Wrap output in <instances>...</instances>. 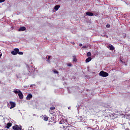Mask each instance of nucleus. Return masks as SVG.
I'll return each mask as SVG.
<instances>
[{"label":"nucleus","mask_w":130,"mask_h":130,"mask_svg":"<svg viewBox=\"0 0 130 130\" xmlns=\"http://www.w3.org/2000/svg\"><path fill=\"white\" fill-rule=\"evenodd\" d=\"M59 124H62V126L64 129H66V128H68V127H69V125H70V124H69L68 121L66 119L61 118H60V119H59Z\"/></svg>","instance_id":"nucleus-1"},{"label":"nucleus","mask_w":130,"mask_h":130,"mask_svg":"<svg viewBox=\"0 0 130 130\" xmlns=\"http://www.w3.org/2000/svg\"><path fill=\"white\" fill-rule=\"evenodd\" d=\"M14 92L15 94H18L19 97V99H23V98H24V95H23V93H22V91H21V90H14Z\"/></svg>","instance_id":"nucleus-2"},{"label":"nucleus","mask_w":130,"mask_h":130,"mask_svg":"<svg viewBox=\"0 0 130 130\" xmlns=\"http://www.w3.org/2000/svg\"><path fill=\"white\" fill-rule=\"evenodd\" d=\"M7 106L10 109H13L16 107V103L13 102H10L9 104H8Z\"/></svg>","instance_id":"nucleus-3"},{"label":"nucleus","mask_w":130,"mask_h":130,"mask_svg":"<svg viewBox=\"0 0 130 130\" xmlns=\"http://www.w3.org/2000/svg\"><path fill=\"white\" fill-rule=\"evenodd\" d=\"M99 75L101 76V77H103L104 78H105L106 77H108L109 76V74H108V73L104 71H101L99 73Z\"/></svg>","instance_id":"nucleus-4"},{"label":"nucleus","mask_w":130,"mask_h":130,"mask_svg":"<svg viewBox=\"0 0 130 130\" xmlns=\"http://www.w3.org/2000/svg\"><path fill=\"white\" fill-rule=\"evenodd\" d=\"M19 52V49L18 48H15L13 51L11 52V54L13 55H17L18 54V53Z\"/></svg>","instance_id":"nucleus-5"},{"label":"nucleus","mask_w":130,"mask_h":130,"mask_svg":"<svg viewBox=\"0 0 130 130\" xmlns=\"http://www.w3.org/2000/svg\"><path fill=\"white\" fill-rule=\"evenodd\" d=\"M13 130H22V128L19 127V125L15 124L12 126Z\"/></svg>","instance_id":"nucleus-6"},{"label":"nucleus","mask_w":130,"mask_h":130,"mask_svg":"<svg viewBox=\"0 0 130 130\" xmlns=\"http://www.w3.org/2000/svg\"><path fill=\"white\" fill-rule=\"evenodd\" d=\"M32 97H33V95L29 93L27 95L26 99V100H31V98H32Z\"/></svg>","instance_id":"nucleus-7"},{"label":"nucleus","mask_w":130,"mask_h":130,"mask_svg":"<svg viewBox=\"0 0 130 130\" xmlns=\"http://www.w3.org/2000/svg\"><path fill=\"white\" fill-rule=\"evenodd\" d=\"M12 125L13 124H12V123L11 122L7 123V126H6V127L7 128H10V127H11V126H12Z\"/></svg>","instance_id":"nucleus-8"},{"label":"nucleus","mask_w":130,"mask_h":130,"mask_svg":"<svg viewBox=\"0 0 130 130\" xmlns=\"http://www.w3.org/2000/svg\"><path fill=\"white\" fill-rule=\"evenodd\" d=\"M86 14L87 15V16H89V17H92V16H94V14L91 12H86Z\"/></svg>","instance_id":"nucleus-9"},{"label":"nucleus","mask_w":130,"mask_h":130,"mask_svg":"<svg viewBox=\"0 0 130 130\" xmlns=\"http://www.w3.org/2000/svg\"><path fill=\"white\" fill-rule=\"evenodd\" d=\"M25 30H26V27L22 26L18 29V31H25Z\"/></svg>","instance_id":"nucleus-10"},{"label":"nucleus","mask_w":130,"mask_h":130,"mask_svg":"<svg viewBox=\"0 0 130 130\" xmlns=\"http://www.w3.org/2000/svg\"><path fill=\"white\" fill-rule=\"evenodd\" d=\"M91 60H92V58L89 57L86 59L85 61L86 62H89V61H91Z\"/></svg>","instance_id":"nucleus-11"},{"label":"nucleus","mask_w":130,"mask_h":130,"mask_svg":"<svg viewBox=\"0 0 130 130\" xmlns=\"http://www.w3.org/2000/svg\"><path fill=\"white\" fill-rule=\"evenodd\" d=\"M60 8V5H56L54 7V10H56V11H57V10H58V9Z\"/></svg>","instance_id":"nucleus-12"},{"label":"nucleus","mask_w":130,"mask_h":130,"mask_svg":"<svg viewBox=\"0 0 130 130\" xmlns=\"http://www.w3.org/2000/svg\"><path fill=\"white\" fill-rule=\"evenodd\" d=\"M109 48H110V50H114V47L113 46V45H111L110 46H109Z\"/></svg>","instance_id":"nucleus-13"},{"label":"nucleus","mask_w":130,"mask_h":130,"mask_svg":"<svg viewBox=\"0 0 130 130\" xmlns=\"http://www.w3.org/2000/svg\"><path fill=\"white\" fill-rule=\"evenodd\" d=\"M44 120L45 121H47L48 120V117H47V116H45V117H44Z\"/></svg>","instance_id":"nucleus-14"},{"label":"nucleus","mask_w":130,"mask_h":130,"mask_svg":"<svg viewBox=\"0 0 130 130\" xmlns=\"http://www.w3.org/2000/svg\"><path fill=\"white\" fill-rule=\"evenodd\" d=\"M17 54H19V55H23V52H20V50H19V52L17 53Z\"/></svg>","instance_id":"nucleus-15"},{"label":"nucleus","mask_w":130,"mask_h":130,"mask_svg":"<svg viewBox=\"0 0 130 130\" xmlns=\"http://www.w3.org/2000/svg\"><path fill=\"white\" fill-rule=\"evenodd\" d=\"M73 61H75V62L77 61V58L76 57V56H73Z\"/></svg>","instance_id":"nucleus-16"},{"label":"nucleus","mask_w":130,"mask_h":130,"mask_svg":"<svg viewBox=\"0 0 130 130\" xmlns=\"http://www.w3.org/2000/svg\"><path fill=\"white\" fill-rule=\"evenodd\" d=\"M92 55V54L90 52H88L87 53V56H91Z\"/></svg>","instance_id":"nucleus-17"},{"label":"nucleus","mask_w":130,"mask_h":130,"mask_svg":"<svg viewBox=\"0 0 130 130\" xmlns=\"http://www.w3.org/2000/svg\"><path fill=\"white\" fill-rule=\"evenodd\" d=\"M53 72L55 74H58V71H56V70H53Z\"/></svg>","instance_id":"nucleus-18"},{"label":"nucleus","mask_w":130,"mask_h":130,"mask_svg":"<svg viewBox=\"0 0 130 130\" xmlns=\"http://www.w3.org/2000/svg\"><path fill=\"white\" fill-rule=\"evenodd\" d=\"M50 109L51 110H54V109H55V107H51Z\"/></svg>","instance_id":"nucleus-19"},{"label":"nucleus","mask_w":130,"mask_h":130,"mask_svg":"<svg viewBox=\"0 0 130 130\" xmlns=\"http://www.w3.org/2000/svg\"><path fill=\"white\" fill-rule=\"evenodd\" d=\"M123 38L125 39L126 37V34H123Z\"/></svg>","instance_id":"nucleus-20"},{"label":"nucleus","mask_w":130,"mask_h":130,"mask_svg":"<svg viewBox=\"0 0 130 130\" xmlns=\"http://www.w3.org/2000/svg\"><path fill=\"white\" fill-rule=\"evenodd\" d=\"M67 66H68V67H72V63H68L67 64Z\"/></svg>","instance_id":"nucleus-21"},{"label":"nucleus","mask_w":130,"mask_h":130,"mask_svg":"<svg viewBox=\"0 0 130 130\" xmlns=\"http://www.w3.org/2000/svg\"><path fill=\"white\" fill-rule=\"evenodd\" d=\"M5 0H0V3H4Z\"/></svg>","instance_id":"nucleus-22"},{"label":"nucleus","mask_w":130,"mask_h":130,"mask_svg":"<svg viewBox=\"0 0 130 130\" xmlns=\"http://www.w3.org/2000/svg\"><path fill=\"white\" fill-rule=\"evenodd\" d=\"M107 28H110V25H107Z\"/></svg>","instance_id":"nucleus-23"},{"label":"nucleus","mask_w":130,"mask_h":130,"mask_svg":"<svg viewBox=\"0 0 130 130\" xmlns=\"http://www.w3.org/2000/svg\"><path fill=\"white\" fill-rule=\"evenodd\" d=\"M83 48H87V46H83Z\"/></svg>","instance_id":"nucleus-24"},{"label":"nucleus","mask_w":130,"mask_h":130,"mask_svg":"<svg viewBox=\"0 0 130 130\" xmlns=\"http://www.w3.org/2000/svg\"><path fill=\"white\" fill-rule=\"evenodd\" d=\"M79 46H80V47L83 46V44H79Z\"/></svg>","instance_id":"nucleus-25"},{"label":"nucleus","mask_w":130,"mask_h":130,"mask_svg":"<svg viewBox=\"0 0 130 130\" xmlns=\"http://www.w3.org/2000/svg\"><path fill=\"white\" fill-rule=\"evenodd\" d=\"M50 57H51V56H49L48 57V59H49V58H50Z\"/></svg>","instance_id":"nucleus-26"},{"label":"nucleus","mask_w":130,"mask_h":130,"mask_svg":"<svg viewBox=\"0 0 130 130\" xmlns=\"http://www.w3.org/2000/svg\"><path fill=\"white\" fill-rule=\"evenodd\" d=\"M48 62H50V60L48 59Z\"/></svg>","instance_id":"nucleus-27"},{"label":"nucleus","mask_w":130,"mask_h":130,"mask_svg":"<svg viewBox=\"0 0 130 130\" xmlns=\"http://www.w3.org/2000/svg\"><path fill=\"white\" fill-rule=\"evenodd\" d=\"M2 57V53H0V57Z\"/></svg>","instance_id":"nucleus-28"},{"label":"nucleus","mask_w":130,"mask_h":130,"mask_svg":"<svg viewBox=\"0 0 130 130\" xmlns=\"http://www.w3.org/2000/svg\"><path fill=\"white\" fill-rule=\"evenodd\" d=\"M73 44H75V43H73Z\"/></svg>","instance_id":"nucleus-29"}]
</instances>
